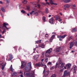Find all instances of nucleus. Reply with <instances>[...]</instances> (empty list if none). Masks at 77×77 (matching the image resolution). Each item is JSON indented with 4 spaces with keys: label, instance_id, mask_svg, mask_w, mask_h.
Instances as JSON below:
<instances>
[{
    "label": "nucleus",
    "instance_id": "nucleus-28",
    "mask_svg": "<svg viewBox=\"0 0 77 77\" xmlns=\"http://www.w3.org/2000/svg\"><path fill=\"white\" fill-rule=\"evenodd\" d=\"M27 1L26 0H24L22 1L23 3L24 4H26V3H27Z\"/></svg>",
    "mask_w": 77,
    "mask_h": 77
},
{
    "label": "nucleus",
    "instance_id": "nucleus-33",
    "mask_svg": "<svg viewBox=\"0 0 77 77\" xmlns=\"http://www.w3.org/2000/svg\"><path fill=\"white\" fill-rule=\"evenodd\" d=\"M42 19L44 22H45V17H42Z\"/></svg>",
    "mask_w": 77,
    "mask_h": 77
},
{
    "label": "nucleus",
    "instance_id": "nucleus-22",
    "mask_svg": "<svg viewBox=\"0 0 77 77\" xmlns=\"http://www.w3.org/2000/svg\"><path fill=\"white\" fill-rule=\"evenodd\" d=\"M63 1L64 3H69L71 2V0H63Z\"/></svg>",
    "mask_w": 77,
    "mask_h": 77
},
{
    "label": "nucleus",
    "instance_id": "nucleus-62",
    "mask_svg": "<svg viewBox=\"0 0 77 77\" xmlns=\"http://www.w3.org/2000/svg\"><path fill=\"white\" fill-rule=\"evenodd\" d=\"M37 12H38L39 13H40L41 12V11H38Z\"/></svg>",
    "mask_w": 77,
    "mask_h": 77
},
{
    "label": "nucleus",
    "instance_id": "nucleus-23",
    "mask_svg": "<svg viewBox=\"0 0 77 77\" xmlns=\"http://www.w3.org/2000/svg\"><path fill=\"white\" fill-rule=\"evenodd\" d=\"M30 15H35V11H32L30 13Z\"/></svg>",
    "mask_w": 77,
    "mask_h": 77
},
{
    "label": "nucleus",
    "instance_id": "nucleus-47",
    "mask_svg": "<svg viewBox=\"0 0 77 77\" xmlns=\"http://www.w3.org/2000/svg\"><path fill=\"white\" fill-rule=\"evenodd\" d=\"M33 10L35 12H38V9H33Z\"/></svg>",
    "mask_w": 77,
    "mask_h": 77
},
{
    "label": "nucleus",
    "instance_id": "nucleus-29",
    "mask_svg": "<svg viewBox=\"0 0 77 77\" xmlns=\"http://www.w3.org/2000/svg\"><path fill=\"white\" fill-rule=\"evenodd\" d=\"M39 46L41 48H44V44H42L41 45H40Z\"/></svg>",
    "mask_w": 77,
    "mask_h": 77
},
{
    "label": "nucleus",
    "instance_id": "nucleus-49",
    "mask_svg": "<svg viewBox=\"0 0 77 77\" xmlns=\"http://www.w3.org/2000/svg\"><path fill=\"white\" fill-rule=\"evenodd\" d=\"M53 5H55V6H57V3H54L53 4Z\"/></svg>",
    "mask_w": 77,
    "mask_h": 77
},
{
    "label": "nucleus",
    "instance_id": "nucleus-2",
    "mask_svg": "<svg viewBox=\"0 0 77 77\" xmlns=\"http://www.w3.org/2000/svg\"><path fill=\"white\" fill-rule=\"evenodd\" d=\"M53 51L52 48H50L49 49L47 50L45 54V56L46 57H48L50 56V54Z\"/></svg>",
    "mask_w": 77,
    "mask_h": 77
},
{
    "label": "nucleus",
    "instance_id": "nucleus-17",
    "mask_svg": "<svg viewBox=\"0 0 77 77\" xmlns=\"http://www.w3.org/2000/svg\"><path fill=\"white\" fill-rule=\"evenodd\" d=\"M64 7L66 8H69L70 7V6L68 4H66L64 6Z\"/></svg>",
    "mask_w": 77,
    "mask_h": 77
},
{
    "label": "nucleus",
    "instance_id": "nucleus-7",
    "mask_svg": "<svg viewBox=\"0 0 77 77\" xmlns=\"http://www.w3.org/2000/svg\"><path fill=\"white\" fill-rule=\"evenodd\" d=\"M9 59L8 60V61H10V60H11L13 58H14V57L12 56V54H10L9 55Z\"/></svg>",
    "mask_w": 77,
    "mask_h": 77
},
{
    "label": "nucleus",
    "instance_id": "nucleus-64",
    "mask_svg": "<svg viewBox=\"0 0 77 77\" xmlns=\"http://www.w3.org/2000/svg\"><path fill=\"white\" fill-rule=\"evenodd\" d=\"M51 15H49V16L48 17H51Z\"/></svg>",
    "mask_w": 77,
    "mask_h": 77
},
{
    "label": "nucleus",
    "instance_id": "nucleus-36",
    "mask_svg": "<svg viewBox=\"0 0 77 77\" xmlns=\"http://www.w3.org/2000/svg\"><path fill=\"white\" fill-rule=\"evenodd\" d=\"M21 12H22V13H23V14H25L26 13V11H25L24 10H21Z\"/></svg>",
    "mask_w": 77,
    "mask_h": 77
},
{
    "label": "nucleus",
    "instance_id": "nucleus-53",
    "mask_svg": "<svg viewBox=\"0 0 77 77\" xmlns=\"http://www.w3.org/2000/svg\"><path fill=\"white\" fill-rule=\"evenodd\" d=\"M20 74H23V72L22 71H20Z\"/></svg>",
    "mask_w": 77,
    "mask_h": 77
},
{
    "label": "nucleus",
    "instance_id": "nucleus-26",
    "mask_svg": "<svg viewBox=\"0 0 77 77\" xmlns=\"http://www.w3.org/2000/svg\"><path fill=\"white\" fill-rule=\"evenodd\" d=\"M49 2L51 5H53L54 3L53 2V1L52 0H49Z\"/></svg>",
    "mask_w": 77,
    "mask_h": 77
},
{
    "label": "nucleus",
    "instance_id": "nucleus-44",
    "mask_svg": "<svg viewBox=\"0 0 77 77\" xmlns=\"http://www.w3.org/2000/svg\"><path fill=\"white\" fill-rule=\"evenodd\" d=\"M43 67L44 69H46V68H47V66H46V65H43Z\"/></svg>",
    "mask_w": 77,
    "mask_h": 77
},
{
    "label": "nucleus",
    "instance_id": "nucleus-38",
    "mask_svg": "<svg viewBox=\"0 0 77 77\" xmlns=\"http://www.w3.org/2000/svg\"><path fill=\"white\" fill-rule=\"evenodd\" d=\"M25 66V65H23V64H22L21 65V68H24V67Z\"/></svg>",
    "mask_w": 77,
    "mask_h": 77
},
{
    "label": "nucleus",
    "instance_id": "nucleus-14",
    "mask_svg": "<svg viewBox=\"0 0 77 77\" xmlns=\"http://www.w3.org/2000/svg\"><path fill=\"white\" fill-rule=\"evenodd\" d=\"M55 38V35H53L51 37V38H50V42H51L53 41V40Z\"/></svg>",
    "mask_w": 77,
    "mask_h": 77
},
{
    "label": "nucleus",
    "instance_id": "nucleus-30",
    "mask_svg": "<svg viewBox=\"0 0 77 77\" xmlns=\"http://www.w3.org/2000/svg\"><path fill=\"white\" fill-rule=\"evenodd\" d=\"M1 10L3 12H5V10L4 9V8H3V7H2L1 8Z\"/></svg>",
    "mask_w": 77,
    "mask_h": 77
},
{
    "label": "nucleus",
    "instance_id": "nucleus-63",
    "mask_svg": "<svg viewBox=\"0 0 77 77\" xmlns=\"http://www.w3.org/2000/svg\"><path fill=\"white\" fill-rule=\"evenodd\" d=\"M27 15L28 16H29L30 14H29L27 13Z\"/></svg>",
    "mask_w": 77,
    "mask_h": 77
},
{
    "label": "nucleus",
    "instance_id": "nucleus-31",
    "mask_svg": "<svg viewBox=\"0 0 77 77\" xmlns=\"http://www.w3.org/2000/svg\"><path fill=\"white\" fill-rule=\"evenodd\" d=\"M72 8L73 9H75V5H73L72 6Z\"/></svg>",
    "mask_w": 77,
    "mask_h": 77
},
{
    "label": "nucleus",
    "instance_id": "nucleus-6",
    "mask_svg": "<svg viewBox=\"0 0 77 77\" xmlns=\"http://www.w3.org/2000/svg\"><path fill=\"white\" fill-rule=\"evenodd\" d=\"M65 63H60L59 66V67L60 68H63L64 67V66L65 65Z\"/></svg>",
    "mask_w": 77,
    "mask_h": 77
},
{
    "label": "nucleus",
    "instance_id": "nucleus-60",
    "mask_svg": "<svg viewBox=\"0 0 77 77\" xmlns=\"http://www.w3.org/2000/svg\"><path fill=\"white\" fill-rule=\"evenodd\" d=\"M42 4L43 5H46V4H45V3H42Z\"/></svg>",
    "mask_w": 77,
    "mask_h": 77
},
{
    "label": "nucleus",
    "instance_id": "nucleus-24",
    "mask_svg": "<svg viewBox=\"0 0 77 77\" xmlns=\"http://www.w3.org/2000/svg\"><path fill=\"white\" fill-rule=\"evenodd\" d=\"M44 60L45 62L47 63L48 62V58L47 57L45 58Z\"/></svg>",
    "mask_w": 77,
    "mask_h": 77
},
{
    "label": "nucleus",
    "instance_id": "nucleus-54",
    "mask_svg": "<svg viewBox=\"0 0 77 77\" xmlns=\"http://www.w3.org/2000/svg\"><path fill=\"white\" fill-rule=\"evenodd\" d=\"M5 30H4L2 32V34H4V33H5Z\"/></svg>",
    "mask_w": 77,
    "mask_h": 77
},
{
    "label": "nucleus",
    "instance_id": "nucleus-19",
    "mask_svg": "<svg viewBox=\"0 0 77 77\" xmlns=\"http://www.w3.org/2000/svg\"><path fill=\"white\" fill-rule=\"evenodd\" d=\"M56 51L57 52H58L60 51V47H57L56 48Z\"/></svg>",
    "mask_w": 77,
    "mask_h": 77
},
{
    "label": "nucleus",
    "instance_id": "nucleus-48",
    "mask_svg": "<svg viewBox=\"0 0 77 77\" xmlns=\"http://www.w3.org/2000/svg\"><path fill=\"white\" fill-rule=\"evenodd\" d=\"M75 45H76V46L77 47V41H76L75 42Z\"/></svg>",
    "mask_w": 77,
    "mask_h": 77
},
{
    "label": "nucleus",
    "instance_id": "nucleus-9",
    "mask_svg": "<svg viewBox=\"0 0 77 77\" xmlns=\"http://www.w3.org/2000/svg\"><path fill=\"white\" fill-rule=\"evenodd\" d=\"M49 74V72H48V71H47L45 72V74L44 75L43 77H48Z\"/></svg>",
    "mask_w": 77,
    "mask_h": 77
},
{
    "label": "nucleus",
    "instance_id": "nucleus-15",
    "mask_svg": "<svg viewBox=\"0 0 77 77\" xmlns=\"http://www.w3.org/2000/svg\"><path fill=\"white\" fill-rule=\"evenodd\" d=\"M39 56V55L38 54L36 55H35L33 57L35 59V60H36V59H38Z\"/></svg>",
    "mask_w": 77,
    "mask_h": 77
},
{
    "label": "nucleus",
    "instance_id": "nucleus-12",
    "mask_svg": "<svg viewBox=\"0 0 77 77\" xmlns=\"http://www.w3.org/2000/svg\"><path fill=\"white\" fill-rule=\"evenodd\" d=\"M71 66V64L68 63L66 65V67L68 69H70V67Z\"/></svg>",
    "mask_w": 77,
    "mask_h": 77
},
{
    "label": "nucleus",
    "instance_id": "nucleus-51",
    "mask_svg": "<svg viewBox=\"0 0 77 77\" xmlns=\"http://www.w3.org/2000/svg\"><path fill=\"white\" fill-rule=\"evenodd\" d=\"M30 8L28 6H26V9H29Z\"/></svg>",
    "mask_w": 77,
    "mask_h": 77
},
{
    "label": "nucleus",
    "instance_id": "nucleus-37",
    "mask_svg": "<svg viewBox=\"0 0 77 77\" xmlns=\"http://www.w3.org/2000/svg\"><path fill=\"white\" fill-rule=\"evenodd\" d=\"M5 2H6L7 3H9V0H4Z\"/></svg>",
    "mask_w": 77,
    "mask_h": 77
},
{
    "label": "nucleus",
    "instance_id": "nucleus-18",
    "mask_svg": "<svg viewBox=\"0 0 77 77\" xmlns=\"http://www.w3.org/2000/svg\"><path fill=\"white\" fill-rule=\"evenodd\" d=\"M22 64H23V65H26V64L27 63V61H22Z\"/></svg>",
    "mask_w": 77,
    "mask_h": 77
},
{
    "label": "nucleus",
    "instance_id": "nucleus-3",
    "mask_svg": "<svg viewBox=\"0 0 77 77\" xmlns=\"http://www.w3.org/2000/svg\"><path fill=\"white\" fill-rule=\"evenodd\" d=\"M31 62L29 63H28V66L29 68L30 69H29V68H28V67H26L24 68V70H30V69H31L32 68V66H31Z\"/></svg>",
    "mask_w": 77,
    "mask_h": 77
},
{
    "label": "nucleus",
    "instance_id": "nucleus-11",
    "mask_svg": "<svg viewBox=\"0 0 77 77\" xmlns=\"http://www.w3.org/2000/svg\"><path fill=\"white\" fill-rule=\"evenodd\" d=\"M2 64H3V65H2V70H3L4 69V68H5V66H6V62H3L2 63Z\"/></svg>",
    "mask_w": 77,
    "mask_h": 77
},
{
    "label": "nucleus",
    "instance_id": "nucleus-13",
    "mask_svg": "<svg viewBox=\"0 0 77 77\" xmlns=\"http://www.w3.org/2000/svg\"><path fill=\"white\" fill-rule=\"evenodd\" d=\"M53 18L52 17L49 20V22L51 24H53Z\"/></svg>",
    "mask_w": 77,
    "mask_h": 77
},
{
    "label": "nucleus",
    "instance_id": "nucleus-56",
    "mask_svg": "<svg viewBox=\"0 0 77 77\" xmlns=\"http://www.w3.org/2000/svg\"><path fill=\"white\" fill-rule=\"evenodd\" d=\"M55 20H58V17H56L55 18Z\"/></svg>",
    "mask_w": 77,
    "mask_h": 77
},
{
    "label": "nucleus",
    "instance_id": "nucleus-1",
    "mask_svg": "<svg viewBox=\"0 0 77 77\" xmlns=\"http://www.w3.org/2000/svg\"><path fill=\"white\" fill-rule=\"evenodd\" d=\"M24 75L25 76H27V77H35V72L33 71H32L30 74L24 72Z\"/></svg>",
    "mask_w": 77,
    "mask_h": 77
},
{
    "label": "nucleus",
    "instance_id": "nucleus-25",
    "mask_svg": "<svg viewBox=\"0 0 77 77\" xmlns=\"http://www.w3.org/2000/svg\"><path fill=\"white\" fill-rule=\"evenodd\" d=\"M17 74V72H14L12 74V76H15Z\"/></svg>",
    "mask_w": 77,
    "mask_h": 77
},
{
    "label": "nucleus",
    "instance_id": "nucleus-4",
    "mask_svg": "<svg viewBox=\"0 0 77 77\" xmlns=\"http://www.w3.org/2000/svg\"><path fill=\"white\" fill-rule=\"evenodd\" d=\"M44 63V62H41L39 63L35 64V66H43Z\"/></svg>",
    "mask_w": 77,
    "mask_h": 77
},
{
    "label": "nucleus",
    "instance_id": "nucleus-39",
    "mask_svg": "<svg viewBox=\"0 0 77 77\" xmlns=\"http://www.w3.org/2000/svg\"><path fill=\"white\" fill-rule=\"evenodd\" d=\"M72 38H73V36H70L69 37V40H71V39H72Z\"/></svg>",
    "mask_w": 77,
    "mask_h": 77
},
{
    "label": "nucleus",
    "instance_id": "nucleus-34",
    "mask_svg": "<svg viewBox=\"0 0 77 77\" xmlns=\"http://www.w3.org/2000/svg\"><path fill=\"white\" fill-rule=\"evenodd\" d=\"M50 77H56V75L55 74H54L52 75Z\"/></svg>",
    "mask_w": 77,
    "mask_h": 77
},
{
    "label": "nucleus",
    "instance_id": "nucleus-46",
    "mask_svg": "<svg viewBox=\"0 0 77 77\" xmlns=\"http://www.w3.org/2000/svg\"><path fill=\"white\" fill-rule=\"evenodd\" d=\"M37 6L38 7V8H40L41 7V5L40 4H38L37 5Z\"/></svg>",
    "mask_w": 77,
    "mask_h": 77
},
{
    "label": "nucleus",
    "instance_id": "nucleus-43",
    "mask_svg": "<svg viewBox=\"0 0 77 77\" xmlns=\"http://www.w3.org/2000/svg\"><path fill=\"white\" fill-rule=\"evenodd\" d=\"M54 66L50 68L51 70H53V69H54Z\"/></svg>",
    "mask_w": 77,
    "mask_h": 77
},
{
    "label": "nucleus",
    "instance_id": "nucleus-27",
    "mask_svg": "<svg viewBox=\"0 0 77 77\" xmlns=\"http://www.w3.org/2000/svg\"><path fill=\"white\" fill-rule=\"evenodd\" d=\"M31 4H32V5H35V8H36V7H37V6L36 5V4H35V2H31Z\"/></svg>",
    "mask_w": 77,
    "mask_h": 77
},
{
    "label": "nucleus",
    "instance_id": "nucleus-32",
    "mask_svg": "<svg viewBox=\"0 0 77 77\" xmlns=\"http://www.w3.org/2000/svg\"><path fill=\"white\" fill-rule=\"evenodd\" d=\"M60 63V62L59 61H58L56 63V65L55 66V68H57V65H58V64H59Z\"/></svg>",
    "mask_w": 77,
    "mask_h": 77
},
{
    "label": "nucleus",
    "instance_id": "nucleus-5",
    "mask_svg": "<svg viewBox=\"0 0 77 77\" xmlns=\"http://www.w3.org/2000/svg\"><path fill=\"white\" fill-rule=\"evenodd\" d=\"M66 36V35L65 34L63 36H57V38H59V40L60 41H62V39L60 38H62L63 39V38H65Z\"/></svg>",
    "mask_w": 77,
    "mask_h": 77
},
{
    "label": "nucleus",
    "instance_id": "nucleus-42",
    "mask_svg": "<svg viewBox=\"0 0 77 77\" xmlns=\"http://www.w3.org/2000/svg\"><path fill=\"white\" fill-rule=\"evenodd\" d=\"M45 37H46V38L48 37V34H45Z\"/></svg>",
    "mask_w": 77,
    "mask_h": 77
},
{
    "label": "nucleus",
    "instance_id": "nucleus-61",
    "mask_svg": "<svg viewBox=\"0 0 77 77\" xmlns=\"http://www.w3.org/2000/svg\"><path fill=\"white\" fill-rule=\"evenodd\" d=\"M0 4H3V2L2 1H0Z\"/></svg>",
    "mask_w": 77,
    "mask_h": 77
},
{
    "label": "nucleus",
    "instance_id": "nucleus-41",
    "mask_svg": "<svg viewBox=\"0 0 77 77\" xmlns=\"http://www.w3.org/2000/svg\"><path fill=\"white\" fill-rule=\"evenodd\" d=\"M34 15H36V16H38V13L37 12H35Z\"/></svg>",
    "mask_w": 77,
    "mask_h": 77
},
{
    "label": "nucleus",
    "instance_id": "nucleus-52",
    "mask_svg": "<svg viewBox=\"0 0 77 77\" xmlns=\"http://www.w3.org/2000/svg\"><path fill=\"white\" fill-rule=\"evenodd\" d=\"M46 3V4H47L48 5H50V3H49V2H47Z\"/></svg>",
    "mask_w": 77,
    "mask_h": 77
},
{
    "label": "nucleus",
    "instance_id": "nucleus-16",
    "mask_svg": "<svg viewBox=\"0 0 77 77\" xmlns=\"http://www.w3.org/2000/svg\"><path fill=\"white\" fill-rule=\"evenodd\" d=\"M73 45H74V43L72 42H70V45L69 48H70V49H71V48H72V47H73Z\"/></svg>",
    "mask_w": 77,
    "mask_h": 77
},
{
    "label": "nucleus",
    "instance_id": "nucleus-45",
    "mask_svg": "<svg viewBox=\"0 0 77 77\" xmlns=\"http://www.w3.org/2000/svg\"><path fill=\"white\" fill-rule=\"evenodd\" d=\"M41 42V40L40 41H36V43L37 44H39V43H40V42Z\"/></svg>",
    "mask_w": 77,
    "mask_h": 77
},
{
    "label": "nucleus",
    "instance_id": "nucleus-57",
    "mask_svg": "<svg viewBox=\"0 0 77 77\" xmlns=\"http://www.w3.org/2000/svg\"><path fill=\"white\" fill-rule=\"evenodd\" d=\"M58 21L59 22H60V21H62V19H59L58 20Z\"/></svg>",
    "mask_w": 77,
    "mask_h": 77
},
{
    "label": "nucleus",
    "instance_id": "nucleus-10",
    "mask_svg": "<svg viewBox=\"0 0 77 77\" xmlns=\"http://www.w3.org/2000/svg\"><path fill=\"white\" fill-rule=\"evenodd\" d=\"M70 72H69L67 73V70H65L64 72L63 75V77H65L66 75V74H68L69 73V75H70V73H69Z\"/></svg>",
    "mask_w": 77,
    "mask_h": 77
},
{
    "label": "nucleus",
    "instance_id": "nucleus-35",
    "mask_svg": "<svg viewBox=\"0 0 77 77\" xmlns=\"http://www.w3.org/2000/svg\"><path fill=\"white\" fill-rule=\"evenodd\" d=\"M45 11H46V14H47V13H48V9L47 8H46L45 9Z\"/></svg>",
    "mask_w": 77,
    "mask_h": 77
},
{
    "label": "nucleus",
    "instance_id": "nucleus-59",
    "mask_svg": "<svg viewBox=\"0 0 77 77\" xmlns=\"http://www.w3.org/2000/svg\"><path fill=\"white\" fill-rule=\"evenodd\" d=\"M20 76L21 77H23V75L22 74H21L20 75Z\"/></svg>",
    "mask_w": 77,
    "mask_h": 77
},
{
    "label": "nucleus",
    "instance_id": "nucleus-55",
    "mask_svg": "<svg viewBox=\"0 0 77 77\" xmlns=\"http://www.w3.org/2000/svg\"><path fill=\"white\" fill-rule=\"evenodd\" d=\"M45 69H44L43 71V74H44V73H45Z\"/></svg>",
    "mask_w": 77,
    "mask_h": 77
},
{
    "label": "nucleus",
    "instance_id": "nucleus-8",
    "mask_svg": "<svg viewBox=\"0 0 77 77\" xmlns=\"http://www.w3.org/2000/svg\"><path fill=\"white\" fill-rule=\"evenodd\" d=\"M8 23H3V26L4 27H5L7 29V30H9V28H8L6 27V26H8Z\"/></svg>",
    "mask_w": 77,
    "mask_h": 77
},
{
    "label": "nucleus",
    "instance_id": "nucleus-50",
    "mask_svg": "<svg viewBox=\"0 0 77 77\" xmlns=\"http://www.w3.org/2000/svg\"><path fill=\"white\" fill-rule=\"evenodd\" d=\"M45 53L43 52L42 54V55H43V57H44V54H45Z\"/></svg>",
    "mask_w": 77,
    "mask_h": 77
},
{
    "label": "nucleus",
    "instance_id": "nucleus-20",
    "mask_svg": "<svg viewBox=\"0 0 77 77\" xmlns=\"http://www.w3.org/2000/svg\"><path fill=\"white\" fill-rule=\"evenodd\" d=\"M10 69L11 71V72H14V71L13 70V68H12V65H11V66L10 67Z\"/></svg>",
    "mask_w": 77,
    "mask_h": 77
},
{
    "label": "nucleus",
    "instance_id": "nucleus-40",
    "mask_svg": "<svg viewBox=\"0 0 77 77\" xmlns=\"http://www.w3.org/2000/svg\"><path fill=\"white\" fill-rule=\"evenodd\" d=\"M52 63H51V62H49L48 63H47V65H51Z\"/></svg>",
    "mask_w": 77,
    "mask_h": 77
},
{
    "label": "nucleus",
    "instance_id": "nucleus-58",
    "mask_svg": "<svg viewBox=\"0 0 77 77\" xmlns=\"http://www.w3.org/2000/svg\"><path fill=\"white\" fill-rule=\"evenodd\" d=\"M44 58L42 59L41 60V61H42H42H44Z\"/></svg>",
    "mask_w": 77,
    "mask_h": 77
},
{
    "label": "nucleus",
    "instance_id": "nucleus-21",
    "mask_svg": "<svg viewBox=\"0 0 77 77\" xmlns=\"http://www.w3.org/2000/svg\"><path fill=\"white\" fill-rule=\"evenodd\" d=\"M77 31V30L75 28H73L72 29V32H75Z\"/></svg>",
    "mask_w": 77,
    "mask_h": 77
}]
</instances>
